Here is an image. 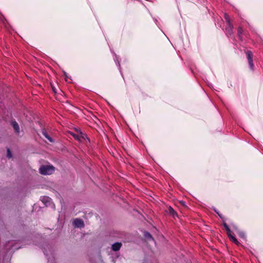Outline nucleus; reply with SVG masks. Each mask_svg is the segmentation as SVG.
<instances>
[{"label":"nucleus","instance_id":"nucleus-1","mask_svg":"<svg viewBox=\"0 0 263 263\" xmlns=\"http://www.w3.org/2000/svg\"><path fill=\"white\" fill-rule=\"evenodd\" d=\"M54 171V167L51 165H43L40 168V173L44 175L52 174Z\"/></svg>","mask_w":263,"mask_h":263},{"label":"nucleus","instance_id":"nucleus-2","mask_svg":"<svg viewBox=\"0 0 263 263\" xmlns=\"http://www.w3.org/2000/svg\"><path fill=\"white\" fill-rule=\"evenodd\" d=\"M73 224L77 228H82L84 227V224L82 220L80 219H75L73 221Z\"/></svg>","mask_w":263,"mask_h":263},{"label":"nucleus","instance_id":"nucleus-3","mask_svg":"<svg viewBox=\"0 0 263 263\" xmlns=\"http://www.w3.org/2000/svg\"><path fill=\"white\" fill-rule=\"evenodd\" d=\"M121 246V243L116 242L112 245V249L114 251H117L120 250Z\"/></svg>","mask_w":263,"mask_h":263},{"label":"nucleus","instance_id":"nucleus-4","mask_svg":"<svg viewBox=\"0 0 263 263\" xmlns=\"http://www.w3.org/2000/svg\"><path fill=\"white\" fill-rule=\"evenodd\" d=\"M11 124H12L13 128L15 130V132L17 133H19L20 127H19V126H18V124L17 123V122L16 121H12L11 123Z\"/></svg>","mask_w":263,"mask_h":263},{"label":"nucleus","instance_id":"nucleus-5","mask_svg":"<svg viewBox=\"0 0 263 263\" xmlns=\"http://www.w3.org/2000/svg\"><path fill=\"white\" fill-rule=\"evenodd\" d=\"M42 134L50 142H52L53 141L52 139L47 134V132L45 130L42 131Z\"/></svg>","mask_w":263,"mask_h":263},{"label":"nucleus","instance_id":"nucleus-6","mask_svg":"<svg viewBox=\"0 0 263 263\" xmlns=\"http://www.w3.org/2000/svg\"><path fill=\"white\" fill-rule=\"evenodd\" d=\"M224 18L226 20V21H227V22L228 23V25L230 26V28H231L230 29L231 30L232 28H233V26L231 24L230 19L229 18V16L227 14H224Z\"/></svg>","mask_w":263,"mask_h":263},{"label":"nucleus","instance_id":"nucleus-7","mask_svg":"<svg viewBox=\"0 0 263 263\" xmlns=\"http://www.w3.org/2000/svg\"><path fill=\"white\" fill-rule=\"evenodd\" d=\"M248 61H253V54L251 51H247L246 52Z\"/></svg>","mask_w":263,"mask_h":263},{"label":"nucleus","instance_id":"nucleus-8","mask_svg":"<svg viewBox=\"0 0 263 263\" xmlns=\"http://www.w3.org/2000/svg\"><path fill=\"white\" fill-rule=\"evenodd\" d=\"M78 134L79 136V137L81 139V141H80V142L85 140L86 138H87L86 135L81 132L78 133Z\"/></svg>","mask_w":263,"mask_h":263},{"label":"nucleus","instance_id":"nucleus-9","mask_svg":"<svg viewBox=\"0 0 263 263\" xmlns=\"http://www.w3.org/2000/svg\"><path fill=\"white\" fill-rule=\"evenodd\" d=\"M229 238L230 239V240L232 242H233L236 245H239V243L238 241L237 240V239L233 235V236H231Z\"/></svg>","mask_w":263,"mask_h":263},{"label":"nucleus","instance_id":"nucleus-10","mask_svg":"<svg viewBox=\"0 0 263 263\" xmlns=\"http://www.w3.org/2000/svg\"><path fill=\"white\" fill-rule=\"evenodd\" d=\"M168 210H169V213L170 214H171L172 215L175 216V215H177L176 212L174 211V210L172 208L170 207Z\"/></svg>","mask_w":263,"mask_h":263},{"label":"nucleus","instance_id":"nucleus-11","mask_svg":"<svg viewBox=\"0 0 263 263\" xmlns=\"http://www.w3.org/2000/svg\"><path fill=\"white\" fill-rule=\"evenodd\" d=\"M71 135L76 139V140H78V141H81V139L79 137V136L78 135V134H73V133H71Z\"/></svg>","mask_w":263,"mask_h":263},{"label":"nucleus","instance_id":"nucleus-12","mask_svg":"<svg viewBox=\"0 0 263 263\" xmlns=\"http://www.w3.org/2000/svg\"><path fill=\"white\" fill-rule=\"evenodd\" d=\"M230 25H228V26L226 28V30L228 32V33L229 34H231L232 33V29H233V28H232V29L231 30L230 29Z\"/></svg>","mask_w":263,"mask_h":263},{"label":"nucleus","instance_id":"nucleus-13","mask_svg":"<svg viewBox=\"0 0 263 263\" xmlns=\"http://www.w3.org/2000/svg\"><path fill=\"white\" fill-rule=\"evenodd\" d=\"M226 231H227V233L229 238L231 236H233L232 232L231 231V230L230 229V228H228V229L226 230Z\"/></svg>","mask_w":263,"mask_h":263},{"label":"nucleus","instance_id":"nucleus-14","mask_svg":"<svg viewBox=\"0 0 263 263\" xmlns=\"http://www.w3.org/2000/svg\"><path fill=\"white\" fill-rule=\"evenodd\" d=\"M7 157H8L9 158H11L12 154H11L10 150L9 148L7 149Z\"/></svg>","mask_w":263,"mask_h":263},{"label":"nucleus","instance_id":"nucleus-15","mask_svg":"<svg viewBox=\"0 0 263 263\" xmlns=\"http://www.w3.org/2000/svg\"><path fill=\"white\" fill-rule=\"evenodd\" d=\"M242 28L240 27L238 29V36L240 39H241V34H242Z\"/></svg>","mask_w":263,"mask_h":263},{"label":"nucleus","instance_id":"nucleus-16","mask_svg":"<svg viewBox=\"0 0 263 263\" xmlns=\"http://www.w3.org/2000/svg\"><path fill=\"white\" fill-rule=\"evenodd\" d=\"M50 199L48 197H44L43 198L42 201L46 202H49Z\"/></svg>","mask_w":263,"mask_h":263},{"label":"nucleus","instance_id":"nucleus-17","mask_svg":"<svg viewBox=\"0 0 263 263\" xmlns=\"http://www.w3.org/2000/svg\"><path fill=\"white\" fill-rule=\"evenodd\" d=\"M144 235L147 238H152V235L148 232H146Z\"/></svg>","mask_w":263,"mask_h":263},{"label":"nucleus","instance_id":"nucleus-18","mask_svg":"<svg viewBox=\"0 0 263 263\" xmlns=\"http://www.w3.org/2000/svg\"><path fill=\"white\" fill-rule=\"evenodd\" d=\"M248 62H249V65L250 66L251 69H252L253 68V61H251H251H248Z\"/></svg>","mask_w":263,"mask_h":263},{"label":"nucleus","instance_id":"nucleus-19","mask_svg":"<svg viewBox=\"0 0 263 263\" xmlns=\"http://www.w3.org/2000/svg\"><path fill=\"white\" fill-rule=\"evenodd\" d=\"M239 236H240L241 237H242V238L245 237V234H244V233H242V232H240V233H239Z\"/></svg>","mask_w":263,"mask_h":263},{"label":"nucleus","instance_id":"nucleus-20","mask_svg":"<svg viewBox=\"0 0 263 263\" xmlns=\"http://www.w3.org/2000/svg\"><path fill=\"white\" fill-rule=\"evenodd\" d=\"M223 226L224 227L226 230H227L228 228H229L228 226L226 223H223Z\"/></svg>","mask_w":263,"mask_h":263},{"label":"nucleus","instance_id":"nucleus-21","mask_svg":"<svg viewBox=\"0 0 263 263\" xmlns=\"http://www.w3.org/2000/svg\"><path fill=\"white\" fill-rule=\"evenodd\" d=\"M52 89H53V90L55 92V90H54V88H53V87H52Z\"/></svg>","mask_w":263,"mask_h":263}]
</instances>
